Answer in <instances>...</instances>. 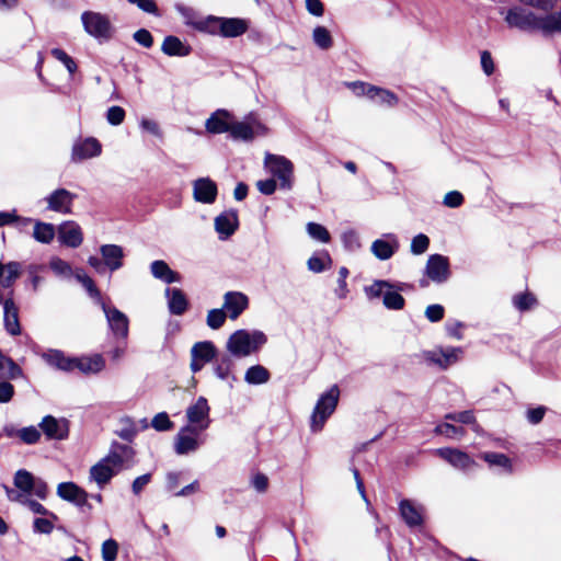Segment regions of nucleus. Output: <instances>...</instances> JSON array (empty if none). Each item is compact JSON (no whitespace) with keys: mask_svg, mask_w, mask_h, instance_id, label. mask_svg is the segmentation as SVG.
Segmentation results:
<instances>
[{"mask_svg":"<svg viewBox=\"0 0 561 561\" xmlns=\"http://www.w3.org/2000/svg\"><path fill=\"white\" fill-rule=\"evenodd\" d=\"M266 341V335L262 331L249 332L241 329L229 336L227 350L236 357H245L256 352Z\"/></svg>","mask_w":561,"mask_h":561,"instance_id":"f257e3e1","label":"nucleus"},{"mask_svg":"<svg viewBox=\"0 0 561 561\" xmlns=\"http://www.w3.org/2000/svg\"><path fill=\"white\" fill-rule=\"evenodd\" d=\"M340 399V388L337 385L331 386L318 399L310 419V427L313 432L322 430L327 420L335 411Z\"/></svg>","mask_w":561,"mask_h":561,"instance_id":"f03ea898","label":"nucleus"},{"mask_svg":"<svg viewBox=\"0 0 561 561\" xmlns=\"http://www.w3.org/2000/svg\"><path fill=\"white\" fill-rule=\"evenodd\" d=\"M81 22L84 31L99 42H106L113 36L114 27L110 18L103 13L84 11L81 14Z\"/></svg>","mask_w":561,"mask_h":561,"instance_id":"7ed1b4c3","label":"nucleus"},{"mask_svg":"<svg viewBox=\"0 0 561 561\" xmlns=\"http://www.w3.org/2000/svg\"><path fill=\"white\" fill-rule=\"evenodd\" d=\"M264 165L267 171L279 181V186L283 190H291L294 164L284 156L266 153L264 157Z\"/></svg>","mask_w":561,"mask_h":561,"instance_id":"20e7f679","label":"nucleus"},{"mask_svg":"<svg viewBox=\"0 0 561 561\" xmlns=\"http://www.w3.org/2000/svg\"><path fill=\"white\" fill-rule=\"evenodd\" d=\"M505 21L511 27L522 31H540V16L519 7L508 10Z\"/></svg>","mask_w":561,"mask_h":561,"instance_id":"39448f33","label":"nucleus"},{"mask_svg":"<svg viewBox=\"0 0 561 561\" xmlns=\"http://www.w3.org/2000/svg\"><path fill=\"white\" fill-rule=\"evenodd\" d=\"M104 459L119 472L135 465V450L129 445L114 443Z\"/></svg>","mask_w":561,"mask_h":561,"instance_id":"423d86ee","label":"nucleus"},{"mask_svg":"<svg viewBox=\"0 0 561 561\" xmlns=\"http://www.w3.org/2000/svg\"><path fill=\"white\" fill-rule=\"evenodd\" d=\"M229 134L234 140L251 141L255 136L265 135L266 127L251 116L245 122H232Z\"/></svg>","mask_w":561,"mask_h":561,"instance_id":"0eeeda50","label":"nucleus"},{"mask_svg":"<svg viewBox=\"0 0 561 561\" xmlns=\"http://www.w3.org/2000/svg\"><path fill=\"white\" fill-rule=\"evenodd\" d=\"M209 411L207 399L198 397L195 403L186 409L187 424L185 426H194L195 430L202 432L207 430L210 425Z\"/></svg>","mask_w":561,"mask_h":561,"instance_id":"6e6552de","label":"nucleus"},{"mask_svg":"<svg viewBox=\"0 0 561 561\" xmlns=\"http://www.w3.org/2000/svg\"><path fill=\"white\" fill-rule=\"evenodd\" d=\"M202 431L195 430L194 426H183L174 438V450L178 455H187L196 451L203 444L198 436Z\"/></svg>","mask_w":561,"mask_h":561,"instance_id":"1a4fd4ad","label":"nucleus"},{"mask_svg":"<svg viewBox=\"0 0 561 561\" xmlns=\"http://www.w3.org/2000/svg\"><path fill=\"white\" fill-rule=\"evenodd\" d=\"M463 351L461 347H437L424 353L427 362L438 366L442 369H447L449 366L456 364L462 356Z\"/></svg>","mask_w":561,"mask_h":561,"instance_id":"9d476101","label":"nucleus"},{"mask_svg":"<svg viewBox=\"0 0 561 561\" xmlns=\"http://www.w3.org/2000/svg\"><path fill=\"white\" fill-rule=\"evenodd\" d=\"M57 495L64 501L70 502L80 508L92 510L89 503V494L75 482H61L57 485Z\"/></svg>","mask_w":561,"mask_h":561,"instance_id":"9b49d317","label":"nucleus"},{"mask_svg":"<svg viewBox=\"0 0 561 561\" xmlns=\"http://www.w3.org/2000/svg\"><path fill=\"white\" fill-rule=\"evenodd\" d=\"M77 198L75 193L66 188H57L46 196L47 209L68 215L72 211L73 201Z\"/></svg>","mask_w":561,"mask_h":561,"instance_id":"f8f14e48","label":"nucleus"},{"mask_svg":"<svg viewBox=\"0 0 561 561\" xmlns=\"http://www.w3.org/2000/svg\"><path fill=\"white\" fill-rule=\"evenodd\" d=\"M426 276L434 283H444L449 278V261L442 254H432L428 256L425 266Z\"/></svg>","mask_w":561,"mask_h":561,"instance_id":"ddd939ff","label":"nucleus"},{"mask_svg":"<svg viewBox=\"0 0 561 561\" xmlns=\"http://www.w3.org/2000/svg\"><path fill=\"white\" fill-rule=\"evenodd\" d=\"M216 356V347L210 341L197 342L191 348V370L199 371L205 364L211 362Z\"/></svg>","mask_w":561,"mask_h":561,"instance_id":"4468645a","label":"nucleus"},{"mask_svg":"<svg viewBox=\"0 0 561 561\" xmlns=\"http://www.w3.org/2000/svg\"><path fill=\"white\" fill-rule=\"evenodd\" d=\"M0 305L3 306V325L5 331L12 336L20 335L19 308L12 298V291L9 293V296L2 297Z\"/></svg>","mask_w":561,"mask_h":561,"instance_id":"2eb2a0df","label":"nucleus"},{"mask_svg":"<svg viewBox=\"0 0 561 561\" xmlns=\"http://www.w3.org/2000/svg\"><path fill=\"white\" fill-rule=\"evenodd\" d=\"M39 427L47 439L62 440L69 435V422L66 419L46 415L39 423Z\"/></svg>","mask_w":561,"mask_h":561,"instance_id":"dca6fc26","label":"nucleus"},{"mask_svg":"<svg viewBox=\"0 0 561 561\" xmlns=\"http://www.w3.org/2000/svg\"><path fill=\"white\" fill-rule=\"evenodd\" d=\"M102 146L96 138L88 137L75 142L71 152V159L75 162L91 159L100 156Z\"/></svg>","mask_w":561,"mask_h":561,"instance_id":"f3484780","label":"nucleus"},{"mask_svg":"<svg viewBox=\"0 0 561 561\" xmlns=\"http://www.w3.org/2000/svg\"><path fill=\"white\" fill-rule=\"evenodd\" d=\"M103 311L113 334L116 337L126 339L129 323L127 316L115 307H108L106 305H103Z\"/></svg>","mask_w":561,"mask_h":561,"instance_id":"a211bd4d","label":"nucleus"},{"mask_svg":"<svg viewBox=\"0 0 561 561\" xmlns=\"http://www.w3.org/2000/svg\"><path fill=\"white\" fill-rule=\"evenodd\" d=\"M249 298L241 291H227L222 308L231 320H236L248 308Z\"/></svg>","mask_w":561,"mask_h":561,"instance_id":"6ab92c4d","label":"nucleus"},{"mask_svg":"<svg viewBox=\"0 0 561 561\" xmlns=\"http://www.w3.org/2000/svg\"><path fill=\"white\" fill-rule=\"evenodd\" d=\"M436 454L459 470L466 471L476 466L474 460L468 454L456 448H438Z\"/></svg>","mask_w":561,"mask_h":561,"instance_id":"aec40b11","label":"nucleus"},{"mask_svg":"<svg viewBox=\"0 0 561 561\" xmlns=\"http://www.w3.org/2000/svg\"><path fill=\"white\" fill-rule=\"evenodd\" d=\"M399 249V240L396 234L387 233L381 239L371 243V253L381 261L389 260Z\"/></svg>","mask_w":561,"mask_h":561,"instance_id":"412c9836","label":"nucleus"},{"mask_svg":"<svg viewBox=\"0 0 561 561\" xmlns=\"http://www.w3.org/2000/svg\"><path fill=\"white\" fill-rule=\"evenodd\" d=\"M217 185L209 178H201L193 183L194 199L203 204H213L217 197Z\"/></svg>","mask_w":561,"mask_h":561,"instance_id":"4be33fe9","label":"nucleus"},{"mask_svg":"<svg viewBox=\"0 0 561 561\" xmlns=\"http://www.w3.org/2000/svg\"><path fill=\"white\" fill-rule=\"evenodd\" d=\"M232 124V115L224 108L217 110L206 119L205 128L209 134L229 133Z\"/></svg>","mask_w":561,"mask_h":561,"instance_id":"5701e85b","label":"nucleus"},{"mask_svg":"<svg viewBox=\"0 0 561 561\" xmlns=\"http://www.w3.org/2000/svg\"><path fill=\"white\" fill-rule=\"evenodd\" d=\"M104 265L111 272H115L124 265V249L117 244H103L100 247Z\"/></svg>","mask_w":561,"mask_h":561,"instance_id":"b1692460","label":"nucleus"},{"mask_svg":"<svg viewBox=\"0 0 561 561\" xmlns=\"http://www.w3.org/2000/svg\"><path fill=\"white\" fill-rule=\"evenodd\" d=\"M58 237L61 243L70 248H78L83 241L80 226L75 221H66L58 228Z\"/></svg>","mask_w":561,"mask_h":561,"instance_id":"393cba45","label":"nucleus"},{"mask_svg":"<svg viewBox=\"0 0 561 561\" xmlns=\"http://www.w3.org/2000/svg\"><path fill=\"white\" fill-rule=\"evenodd\" d=\"M117 471L104 459L99 460L90 468V480L94 481L100 489L104 488Z\"/></svg>","mask_w":561,"mask_h":561,"instance_id":"a878e982","label":"nucleus"},{"mask_svg":"<svg viewBox=\"0 0 561 561\" xmlns=\"http://www.w3.org/2000/svg\"><path fill=\"white\" fill-rule=\"evenodd\" d=\"M238 228L236 211H225L215 218V230L221 240L228 239Z\"/></svg>","mask_w":561,"mask_h":561,"instance_id":"bb28decb","label":"nucleus"},{"mask_svg":"<svg viewBox=\"0 0 561 561\" xmlns=\"http://www.w3.org/2000/svg\"><path fill=\"white\" fill-rule=\"evenodd\" d=\"M105 368V360L100 354L92 356L75 357L73 369L80 370L82 374H98Z\"/></svg>","mask_w":561,"mask_h":561,"instance_id":"cd10ccee","label":"nucleus"},{"mask_svg":"<svg viewBox=\"0 0 561 561\" xmlns=\"http://www.w3.org/2000/svg\"><path fill=\"white\" fill-rule=\"evenodd\" d=\"M42 358L49 365L59 370L72 371L75 357H68L59 350H48L42 354Z\"/></svg>","mask_w":561,"mask_h":561,"instance_id":"c85d7f7f","label":"nucleus"},{"mask_svg":"<svg viewBox=\"0 0 561 561\" xmlns=\"http://www.w3.org/2000/svg\"><path fill=\"white\" fill-rule=\"evenodd\" d=\"M165 296L168 298L169 311L172 314L181 316L187 310L188 301L181 289L168 287L165 289Z\"/></svg>","mask_w":561,"mask_h":561,"instance_id":"c756f323","label":"nucleus"},{"mask_svg":"<svg viewBox=\"0 0 561 561\" xmlns=\"http://www.w3.org/2000/svg\"><path fill=\"white\" fill-rule=\"evenodd\" d=\"M220 35L224 37H237L248 30L245 20L238 18H220Z\"/></svg>","mask_w":561,"mask_h":561,"instance_id":"7c9ffc66","label":"nucleus"},{"mask_svg":"<svg viewBox=\"0 0 561 561\" xmlns=\"http://www.w3.org/2000/svg\"><path fill=\"white\" fill-rule=\"evenodd\" d=\"M161 50L168 56L185 57L191 54V47L179 37L169 35L163 39Z\"/></svg>","mask_w":561,"mask_h":561,"instance_id":"2f4dec72","label":"nucleus"},{"mask_svg":"<svg viewBox=\"0 0 561 561\" xmlns=\"http://www.w3.org/2000/svg\"><path fill=\"white\" fill-rule=\"evenodd\" d=\"M150 271L154 278L167 284L179 283L181 280L180 274L171 270L162 260L153 261L150 265Z\"/></svg>","mask_w":561,"mask_h":561,"instance_id":"473e14b6","label":"nucleus"},{"mask_svg":"<svg viewBox=\"0 0 561 561\" xmlns=\"http://www.w3.org/2000/svg\"><path fill=\"white\" fill-rule=\"evenodd\" d=\"M400 515L403 520L410 527H416L422 525V512L421 508L416 507L411 501L402 500L399 503Z\"/></svg>","mask_w":561,"mask_h":561,"instance_id":"72a5a7b5","label":"nucleus"},{"mask_svg":"<svg viewBox=\"0 0 561 561\" xmlns=\"http://www.w3.org/2000/svg\"><path fill=\"white\" fill-rule=\"evenodd\" d=\"M23 377L22 368L0 351V380H15Z\"/></svg>","mask_w":561,"mask_h":561,"instance_id":"f704fd0d","label":"nucleus"},{"mask_svg":"<svg viewBox=\"0 0 561 561\" xmlns=\"http://www.w3.org/2000/svg\"><path fill=\"white\" fill-rule=\"evenodd\" d=\"M545 35L561 34V9L559 11L540 15V31Z\"/></svg>","mask_w":561,"mask_h":561,"instance_id":"c9c22d12","label":"nucleus"},{"mask_svg":"<svg viewBox=\"0 0 561 561\" xmlns=\"http://www.w3.org/2000/svg\"><path fill=\"white\" fill-rule=\"evenodd\" d=\"M33 238L44 244L50 243L55 238V227L53 224L34 221Z\"/></svg>","mask_w":561,"mask_h":561,"instance_id":"e433bc0d","label":"nucleus"},{"mask_svg":"<svg viewBox=\"0 0 561 561\" xmlns=\"http://www.w3.org/2000/svg\"><path fill=\"white\" fill-rule=\"evenodd\" d=\"M271 378L270 371L262 365H254L248 368L244 381L249 385H263Z\"/></svg>","mask_w":561,"mask_h":561,"instance_id":"4c0bfd02","label":"nucleus"},{"mask_svg":"<svg viewBox=\"0 0 561 561\" xmlns=\"http://www.w3.org/2000/svg\"><path fill=\"white\" fill-rule=\"evenodd\" d=\"M35 477L25 469H20L15 472L13 483L15 488L23 493L32 494V488Z\"/></svg>","mask_w":561,"mask_h":561,"instance_id":"58836bf2","label":"nucleus"},{"mask_svg":"<svg viewBox=\"0 0 561 561\" xmlns=\"http://www.w3.org/2000/svg\"><path fill=\"white\" fill-rule=\"evenodd\" d=\"M383 306L391 310H401L404 307V298L399 294L398 288L393 284L390 285L389 290L383 296Z\"/></svg>","mask_w":561,"mask_h":561,"instance_id":"ea45409f","label":"nucleus"},{"mask_svg":"<svg viewBox=\"0 0 561 561\" xmlns=\"http://www.w3.org/2000/svg\"><path fill=\"white\" fill-rule=\"evenodd\" d=\"M314 44L321 49H329L332 44V36L324 26H317L312 32Z\"/></svg>","mask_w":561,"mask_h":561,"instance_id":"a19ab883","label":"nucleus"},{"mask_svg":"<svg viewBox=\"0 0 561 561\" xmlns=\"http://www.w3.org/2000/svg\"><path fill=\"white\" fill-rule=\"evenodd\" d=\"M390 285L391 283L388 280H375L371 285L366 286L364 291L368 299L383 298Z\"/></svg>","mask_w":561,"mask_h":561,"instance_id":"79ce46f5","label":"nucleus"},{"mask_svg":"<svg viewBox=\"0 0 561 561\" xmlns=\"http://www.w3.org/2000/svg\"><path fill=\"white\" fill-rule=\"evenodd\" d=\"M369 92L373 93L371 100L379 102L380 104L393 106L398 103V98L389 90L375 87L374 89H369Z\"/></svg>","mask_w":561,"mask_h":561,"instance_id":"37998d69","label":"nucleus"},{"mask_svg":"<svg viewBox=\"0 0 561 561\" xmlns=\"http://www.w3.org/2000/svg\"><path fill=\"white\" fill-rule=\"evenodd\" d=\"M220 18L209 15L206 19L198 20L196 30L207 32L213 35H220Z\"/></svg>","mask_w":561,"mask_h":561,"instance_id":"c03bdc74","label":"nucleus"},{"mask_svg":"<svg viewBox=\"0 0 561 561\" xmlns=\"http://www.w3.org/2000/svg\"><path fill=\"white\" fill-rule=\"evenodd\" d=\"M307 232L310 238L320 241L322 243H328L331 239L329 231L327 228L317 222H308L306 226Z\"/></svg>","mask_w":561,"mask_h":561,"instance_id":"a18cd8bd","label":"nucleus"},{"mask_svg":"<svg viewBox=\"0 0 561 561\" xmlns=\"http://www.w3.org/2000/svg\"><path fill=\"white\" fill-rule=\"evenodd\" d=\"M227 317L224 308L211 309L207 312L206 323L210 329L218 330L225 324Z\"/></svg>","mask_w":561,"mask_h":561,"instance_id":"49530a36","label":"nucleus"},{"mask_svg":"<svg viewBox=\"0 0 561 561\" xmlns=\"http://www.w3.org/2000/svg\"><path fill=\"white\" fill-rule=\"evenodd\" d=\"M16 437L27 445H33L39 440L41 432L35 426H26L18 430Z\"/></svg>","mask_w":561,"mask_h":561,"instance_id":"de8ad7c7","label":"nucleus"},{"mask_svg":"<svg viewBox=\"0 0 561 561\" xmlns=\"http://www.w3.org/2000/svg\"><path fill=\"white\" fill-rule=\"evenodd\" d=\"M513 304L518 310L525 311L534 307L537 304V299L530 293H523L513 297Z\"/></svg>","mask_w":561,"mask_h":561,"instance_id":"09e8293b","label":"nucleus"},{"mask_svg":"<svg viewBox=\"0 0 561 561\" xmlns=\"http://www.w3.org/2000/svg\"><path fill=\"white\" fill-rule=\"evenodd\" d=\"M434 432L448 438H460L465 434V430L462 427H458L449 423L438 424Z\"/></svg>","mask_w":561,"mask_h":561,"instance_id":"8fccbe9b","label":"nucleus"},{"mask_svg":"<svg viewBox=\"0 0 561 561\" xmlns=\"http://www.w3.org/2000/svg\"><path fill=\"white\" fill-rule=\"evenodd\" d=\"M482 458L491 466H499L511 471V460L504 454L499 453H485Z\"/></svg>","mask_w":561,"mask_h":561,"instance_id":"3c124183","label":"nucleus"},{"mask_svg":"<svg viewBox=\"0 0 561 561\" xmlns=\"http://www.w3.org/2000/svg\"><path fill=\"white\" fill-rule=\"evenodd\" d=\"M327 263H331V257L327 252H323L321 256H311L308 260L307 265L313 273H321L325 270Z\"/></svg>","mask_w":561,"mask_h":561,"instance_id":"603ef678","label":"nucleus"},{"mask_svg":"<svg viewBox=\"0 0 561 561\" xmlns=\"http://www.w3.org/2000/svg\"><path fill=\"white\" fill-rule=\"evenodd\" d=\"M151 426L158 432H165L172 430L174 424L170 420L168 413L160 412L151 420Z\"/></svg>","mask_w":561,"mask_h":561,"instance_id":"864d4df0","label":"nucleus"},{"mask_svg":"<svg viewBox=\"0 0 561 561\" xmlns=\"http://www.w3.org/2000/svg\"><path fill=\"white\" fill-rule=\"evenodd\" d=\"M50 53L54 58L64 64L70 75H73L77 71V64L65 50L60 48H53Z\"/></svg>","mask_w":561,"mask_h":561,"instance_id":"5fc2aeb1","label":"nucleus"},{"mask_svg":"<svg viewBox=\"0 0 561 561\" xmlns=\"http://www.w3.org/2000/svg\"><path fill=\"white\" fill-rule=\"evenodd\" d=\"M430 247V239L424 233H419L411 241V252L414 255L423 254L427 251Z\"/></svg>","mask_w":561,"mask_h":561,"instance_id":"6e6d98bb","label":"nucleus"},{"mask_svg":"<svg viewBox=\"0 0 561 561\" xmlns=\"http://www.w3.org/2000/svg\"><path fill=\"white\" fill-rule=\"evenodd\" d=\"M49 266L51 271L58 276L70 277L72 274L71 266L59 257L51 259Z\"/></svg>","mask_w":561,"mask_h":561,"instance_id":"4d7b16f0","label":"nucleus"},{"mask_svg":"<svg viewBox=\"0 0 561 561\" xmlns=\"http://www.w3.org/2000/svg\"><path fill=\"white\" fill-rule=\"evenodd\" d=\"M102 559L104 561H115L118 552V545L114 539H107L102 543Z\"/></svg>","mask_w":561,"mask_h":561,"instance_id":"13d9d810","label":"nucleus"},{"mask_svg":"<svg viewBox=\"0 0 561 561\" xmlns=\"http://www.w3.org/2000/svg\"><path fill=\"white\" fill-rule=\"evenodd\" d=\"M125 110L121 106H111L106 112V119L113 126L121 125L125 119Z\"/></svg>","mask_w":561,"mask_h":561,"instance_id":"bf43d9fd","label":"nucleus"},{"mask_svg":"<svg viewBox=\"0 0 561 561\" xmlns=\"http://www.w3.org/2000/svg\"><path fill=\"white\" fill-rule=\"evenodd\" d=\"M43 271H45L44 265L31 264L27 266V274L30 275L31 283H32L34 290H37L38 286L44 280V278L39 275V273Z\"/></svg>","mask_w":561,"mask_h":561,"instance_id":"052dcab7","label":"nucleus"},{"mask_svg":"<svg viewBox=\"0 0 561 561\" xmlns=\"http://www.w3.org/2000/svg\"><path fill=\"white\" fill-rule=\"evenodd\" d=\"M176 11L181 14V16L184 19L185 24L191 25L196 28V23H198V20H196V13L194 9L186 7L184 4H176L175 5Z\"/></svg>","mask_w":561,"mask_h":561,"instance_id":"680f3d73","label":"nucleus"},{"mask_svg":"<svg viewBox=\"0 0 561 561\" xmlns=\"http://www.w3.org/2000/svg\"><path fill=\"white\" fill-rule=\"evenodd\" d=\"M342 241L346 249L351 251H355L359 249L360 242L359 237L356 231L354 230H347L342 234Z\"/></svg>","mask_w":561,"mask_h":561,"instance_id":"e2e57ef3","label":"nucleus"},{"mask_svg":"<svg viewBox=\"0 0 561 561\" xmlns=\"http://www.w3.org/2000/svg\"><path fill=\"white\" fill-rule=\"evenodd\" d=\"M33 530L38 534L49 535L54 530V524L43 517H37L33 522Z\"/></svg>","mask_w":561,"mask_h":561,"instance_id":"0e129e2a","label":"nucleus"},{"mask_svg":"<svg viewBox=\"0 0 561 561\" xmlns=\"http://www.w3.org/2000/svg\"><path fill=\"white\" fill-rule=\"evenodd\" d=\"M444 307L442 305H430L425 310V317L431 322H438L444 318Z\"/></svg>","mask_w":561,"mask_h":561,"instance_id":"69168bd1","label":"nucleus"},{"mask_svg":"<svg viewBox=\"0 0 561 561\" xmlns=\"http://www.w3.org/2000/svg\"><path fill=\"white\" fill-rule=\"evenodd\" d=\"M134 39L141 46L150 48L153 44L152 35L149 31L140 28L134 33Z\"/></svg>","mask_w":561,"mask_h":561,"instance_id":"338daca9","label":"nucleus"},{"mask_svg":"<svg viewBox=\"0 0 561 561\" xmlns=\"http://www.w3.org/2000/svg\"><path fill=\"white\" fill-rule=\"evenodd\" d=\"M444 205L450 208L459 207L463 203V196L458 191L448 192L444 196Z\"/></svg>","mask_w":561,"mask_h":561,"instance_id":"774afa93","label":"nucleus"}]
</instances>
